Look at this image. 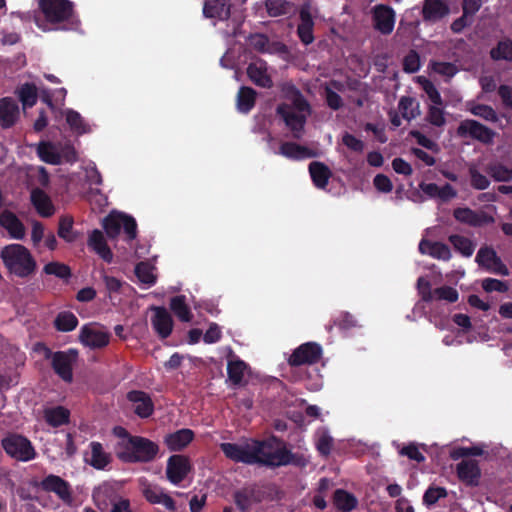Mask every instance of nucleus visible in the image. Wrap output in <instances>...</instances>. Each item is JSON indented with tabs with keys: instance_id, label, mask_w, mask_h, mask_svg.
Segmentation results:
<instances>
[{
	"instance_id": "1",
	"label": "nucleus",
	"mask_w": 512,
	"mask_h": 512,
	"mask_svg": "<svg viewBox=\"0 0 512 512\" xmlns=\"http://www.w3.org/2000/svg\"><path fill=\"white\" fill-rule=\"evenodd\" d=\"M44 20L35 17L37 26L43 31L76 30L80 21L70 0H39Z\"/></svg>"
},
{
	"instance_id": "2",
	"label": "nucleus",
	"mask_w": 512,
	"mask_h": 512,
	"mask_svg": "<svg viewBox=\"0 0 512 512\" xmlns=\"http://www.w3.org/2000/svg\"><path fill=\"white\" fill-rule=\"evenodd\" d=\"M250 452L254 464L267 467L286 466L293 461V453L276 436L267 439H250Z\"/></svg>"
},
{
	"instance_id": "3",
	"label": "nucleus",
	"mask_w": 512,
	"mask_h": 512,
	"mask_svg": "<svg viewBox=\"0 0 512 512\" xmlns=\"http://www.w3.org/2000/svg\"><path fill=\"white\" fill-rule=\"evenodd\" d=\"M127 437L124 443L116 452V456L124 463H148L153 461L159 453V446L152 440L136 435H130L121 428Z\"/></svg>"
},
{
	"instance_id": "4",
	"label": "nucleus",
	"mask_w": 512,
	"mask_h": 512,
	"mask_svg": "<svg viewBox=\"0 0 512 512\" xmlns=\"http://www.w3.org/2000/svg\"><path fill=\"white\" fill-rule=\"evenodd\" d=\"M7 270L19 278H27L33 275L37 269V262L28 248L22 244H9L0 251Z\"/></svg>"
},
{
	"instance_id": "5",
	"label": "nucleus",
	"mask_w": 512,
	"mask_h": 512,
	"mask_svg": "<svg viewBox=\"0 0 512 512\" xmlns=\"http://www.w3.org/2000/svg\"><path fill=\"white\" fill-rule=\"evenodd\" d=\"M276 111L290 131L289 136L297 140L301 139L304 135L307 116L310 114V106L306 99L298 95L292 105L279 104Z\"/></svg>"
},
{
	"instance_id": "6",
	"label": "nucleus",
	"mask_w": 512,
	"mask_h": 512,
	"mask_svg": "<svg viewBox=\"0 0 512 512\" xmlns=\"http://www.w3.org/2000/svg\"><path fill=\"white\" fill-rule=\"evenodd\" d=\"M5 453L12 459L20 462H29L37 457L32 442L24 435L9 433L1 440Z\"/></svg>"
},
{
	"instance_id": "7",
	"label": "nucleus",
	"mask_w": 512,
	"mask_h": 512,
	"mask_svg": "<svg viewBox=\"0 0 512 512\" xmlns=\"http://www.w3.org/2000/svg\"><path fill=\"white\" fill-rule=\"evenodd\" d=\"M102 225L110 239L117 238L121 228H123L128 241H132L137 237V223L131 215L113 211L103 219Z\"/></svg>"
},
{
	"instance_id": "8",
	"label": "nucleus",
	"mask_w": 512,
	"mask_h": 512,
	"mask_svg": "<svg viewBox=\"0 0 512 512\" xmlns=\"http://www.w3.org/2000/svg\"><path fill=\"white\" fill-rule=\"evenodd\" d=\"M45 358H51V366L54 372L63 381L70 383L73 380V364L78 358L76 349L52 352L49 348H46Z\"/></svg>"
},
{
	"instance_id": "9",
	"label": "nucleus",
	"mask_w": 512,
	"mask_h": 512,
	"mask_svg": "<svg viewBox=\"0 0 512 512\" xmlns=\"http://www.w3.org/2000/svg\"><path fill=\"white\" fill-rule=\"evenodd\" d=\"M417 82L427 94L431 101L428 112V121L435 126H443L445 124L444 111L442 109V98L436 87L425 77H417Z\"/></svg>"
},
{
	"instance_id": "10",
	"label": "nucleus",
	"mask_w": 512,
	"mask_h": 512,
	"mask_svg": "<svg viewBox=\"0 0 512 512\" xmlns=\"http://www.w3.org/2000/svg\"><path fill=\"white\" fill-rule=\"evenodd\" d=\"M265 491L256 483L245 485L233 494L235 505L241 512H248L252 505L262 502Z\"/></svg>"
},
{
	"instance_id": "11",
	"label": "nucleus",
	"mask_w": 512,
	"mask_h": 512,
	"mask_svg": "<svg viewBox=\"0 0 512 512\" xmlns=\"http://www.w3.org/2000/svg\"><path fill=\"white\" fill-rule=\"evenodd\" d=\"M111 334L94 324H85L79 332V342L90 349H102L110 342Z\"/></svg>"
},
{
	"instance_id": "12",
	"label": "nucleus",
	"mask_w": 512,
	"mask_h": 512,
	"mask_svg": "<svg viewBox=\"0 0 512 512\" xmlns=\"http://www.w3.org/2000/svg\"><path fill=\"white\" fill-rule=\"evenodd\" d=\"M192 469L190 460L181 454L171 455L167 460L166 476L174 485L180 484Z\"/></svg>"
},
{
	"instance_id": "13",
	"label": "nucleus",
	"mask_w": 512,
	"mask_h": 512,
	"mask_svg": "<svg viewBox=\"0 0 512 512\" xmlns=\"http://www.w3.org/2000/svg\"><path fill=\"white\" fill-rule=\"evenodd\" d=\"M320 359V345L315 342H307L297 347L288 358L290 366L297 367L305 364L316 363Z\"/></svg>"
},
{
	"instance_id": "14",
	"label": "nucleus",
	"mask_w": 512,
	"mask_h": 512,
	"mask_svg": "<svg viewBox=\"0 0 512 512\" xmlns=\"http://www.w3.org/2000/svg\"><path fill=\"white\" fill-rule=\"evenodd\" d=\"M219 447L225 457L233 462L253 465L255 461L250 452V440L243 444L223 442Z\"/></svg>"
},
{
	"instance_id": "15",
	"label": "nucleus",
	"mask_w": 512,
	"mask_h": 512,
	"mask_svg": "<svg viewBox=\"0 0 512 512\" xmlns=\"http://www.w3.org/2000/svg\"><path fill=\"white\" fill-rule=\"evenodd\" d=\"M457 134L460 137L477 139L484 143L492 141L494 133L475 120H464L460 123Z\"/></svg>"
},
{
	"instance_id": "16",
	"label": "nucleus",
	"mask_w": 512,
	"mask_h": 512,
	"mask_svg": "<svg viewBox=\"0 0 512 512\" xmlns=\"http://www.w3.org/2000/svg\"><path fill=\"white\" fill-rule=\"evenodd\" d=\"M126 397L133 404V411L138 417L146 419L153 414L154 403L148 393L142 390H131Z\"/></svg>"
},
{
	"instance_id": "17",
	"label": "nucleus",
	"mask_w": 512,
	"mask_h": 512,
	"mask_svg": "<svg viewBox=\"0 0 512 512\" xmlns=\"http://www.w3.org/2000/svg\"><path fill=\"white\" fill-rule=\"evenodd\" d=\"M154 315L151 318V324L154 331L161 339L168 338L173 330V319L165 307L152 306Z\"/></svg>"
},
{
	"instance_id": "18",
	"label": "nucleus",
	"mask_w": 512,
	"mask_h": 512,
	"mask_svg": "<svg viewBox=\"0 0 512 512\" xmlns=\"http://www.w3.org/2000/svg\"><path fill=\"white\" fill-rule=\"evenodd\" d=\"M40 487L45 492L55 493L64 502L71 501V486L60 476L49 474L42 479Z\"/></svg>"
},
{
	"instance_id": "19",
	"label": "nucleus",
	"mask_w": 512,
	"mask_h": 512,
	"mask_svg": "<svg viewBox=\"0 0 512 512\" xmlns=\"http://www.w3.org/2000/svg\"><path fill=\"white\" fill-rule=\"evenodd\" d=\"M476 262L487 271L508 275V269L498 258L496 252L488 247L481 248L476 255Z\"/></svg>"
},
{
	"instance_id": "20",
	"label": "nucleus",
	"mask_w": 512,
	"mask_h": 512,
	"mask_svg": "<svg viewBox=\"0 0 512 512\" xmlns=\"http://www.w3.org/2000/svg\"><path fill=\"white\" fill-rule=\"evenodd\" d=\"M0 226L7 231L12 239L22 240L25 237L26 229L24 224L14 212L8 209H4L0 213Z\"/></svg>"
},
{
	"instance_id": "21",
	"label": "nucleus",
	"mask_w": 512,
	"mask_h": 512,
	"mask_svg": "<svg viewBox=\"0 0 512 512\" xmlns=\"http://www.w3.org/2000/svg\"><path fill=\"white\" fill-rule=\"evenodd\" d=\"M374 27L382 34H390L395 25V12L392 8L377 5L373 9Z\"/></svg>"
},
{
	"instance_id": "22",
	"label": "nucleus",
	"mask_w": 512,
	"mask_h": 512,
	"mask_svg": "<svg viewBox=\"0 0 512 512\" xmlns=\"http://www.w3.org/2000/svg\"><path fill=\"white\" fill-rule=\"evenodd\" d=\"M300 24L298 25V36L300 40L308 45L314 40L313 36V20L311 15V4L304 1L299 10Z\"/></svg>"
},
{
	"instance_id": "23",
	"label": "nucleus",
	"mask_w": 512,
	"mask_h": 512,
	"mask_svg": "<svg viewBox=\"0 0 512 512\" xmlns=\"http://www.w3.org/2000/svg\"><path fill=\"white\" fill-rule=\"evenodd\" d=\"M203 16L208 19L227 21L231 16L229 0H204Z\"/></svg>"
},
{
	"instance_id": "24",
	"label": "nucleus",
	"mask_w": 512,
	"mask_h": 512,
	"mask_svg": "<svg viewBox=\"0 0 512 512\" xmlns=\"http://www.w3.org/2000/svg\"><path fill=\"white\" fill-rule=\"evenodd\" d=\"M30 201L36 212L43 218L54 215L55 207L48 194L41 188H34L30 194Z\"/></svg>"
},
{
	"instance_id": "25",
	"label": "nucleus",
	"mask_w": 512,
	"mask_h": 512,
	"mask_svg": "<svg viewBox=\"0 0 512 512\" xmlns=\"http://www.w3.org/2000/svg\"><path fill=\"white\" fill-rule=\"evenodd\" d=\"M419 187L428 197L442 202H448L457 196V190L448 183L440 186L435 183L422 182Z\"/></svg>"
},
{
	"instance_id": "26",
	"label": "nucleus",
	"mask_w": 512,
	"mask_h": 512,
	"mask_svg": "<svg viewBox=\"0 0 512 512\" xmlns=\"http://www.w3.org/2000/svg\"><path fill=\"white\" fill-rule=\"evenodd\" d=\"M194 439V432L191 429L183 428L176 432L169 433L164 438V443L170 451H181Z\"/></svg>"
},
{
	"instance_id": "27",
	"label": "nucleus",
	"mask_w": 512,
	"mask_h": 512,
	"mask_svg": "<svg viewBox=\"0 0 512 512\" xmlns=\"http://www.w3.org/2000/svg\"><path fill=\"white\" fill-rule=\"evenodd\" d=\"M278 153L291 160H303L317 156L316 151L289 141L280 145Z\"/></svg>"
},
{
	"instance_id": "28",
	"label": "nucleus",
	"mask_w": 512,
	"mask_h": 512,
	"mask_svg": "<svg viewBox=\"0 0 512 512\" xmlns=\"http://www.w3.org/2000/svg\"><path fill=\"white\" fill-rule=\"evenodd\" d=\"M454 217L457 221L470 226H481L493 221L491 216H488L483 212L477 213L466 207L455 209Z\"/></svg>"
},
{
	"instance_id": "29",
	"label": "nucleus",
	"mask_w": 512,
	"mask_h": 512,
	"mask_svg": "<svg viewBox=\"0 0 512 512\" xmlns=\"http://www.w3.org/2000/svg\"><path fill=\"white\" fill-rule=\"evenodd\" d=\"M18 114V105L12 98L5 97L0 99V125L3 128L12 127L17 120Z\"/></svg>"
},
{
	"instance_id": "30",
	"label": "nucleus",
	"mask_w": 512,
	"mask_h": 512,
	"mask_svg": "<svg viewBox=\"0 0 512 512\" xmlns=\"http://www.w3.org/2000/svg\"><path fill=\"white\" fill-rule=\"evenodd\" d=\"M458 477L468 485H477L480 478V469L475 460L467 459L457 465Z\"/></svg>"
},
{
	"instance_id": "31",
	"label": "nucleus",
	"mask_w": 512,
	"mask_h": 512,
	"mask_svg": "<svg viewBox=\"0 0 512 512\" xmlns=\"http://www.w3.org/2000/svg\"><path fill=\"white\" fill-rule=\"evenodd\" d=\"M419 251L421 254H427L438 260H449L451 258V251L449 247L441 242H431L422 239L419 243Z\"/></svg>"
},
{
	"instance_id": "32",
	"label": "nucleus",
	"mask_w": 512,
	"mask_h": 512,
	"mask_svg": "<svg viewBox=\"0 0 512 512\" xmlns=\"http://www.w3.org/2000/svg\"><path fill=\"white\" fill-rule=\"evenodd\" d=\"M88 245L91 247L104 261L111 263L113 259V253L108 247L103 233L95 229L89 236Z\"/></svg>"
},
{
	"instance_id": "33",
	"label": "nucleus",
	"mask_w": 512,
	"mask_h": 512,
	"mask_svg": "<svg viewBox=\"0 0 512 512\" xmlns=\"http://www.w3.org/2000/svg\"><path fill=\"white\" fill-rule=\"evenodd\" d=\"M89 446L91 452L87 463L97 470H104L111 462V455L104 451L100 442L93 441Z\"/></svg>"
},
{
	"instance_id": "34",
	"label": "nucleus",
	"mask_w": 512,
	"mask_h": 512,
	"mask_svg": "<svg viewBox=\"0 0 512 512\" xmlns=\"http://www.w3.org/2000/svg\"><path fill=\"white\" fill-rule=\"evenodd\" d=\"M46 423L52 427H60L69 423L70 411L63 406L46 408L43 412Z\"/></svg>"
},
{
	"instance_id": "35",
	"label": "nucleus",
	"mask_w": 512,
	"mask_h": 512,
	"mask_svg": "<svg viewBox=\"0 0 512 512\" xmlns=\"http://www.w3.org/2000/svg\"><path fill=\"white\" fill-rule=\"evenodd\" d=\"M446 4L441 0H425L423 6V17L427 21H438L448 14Z\"/></svg>"
},
{
	"instance_id": "36",
	"label": "nucleus",
	"mask_w": 512,
	"mask_h": 512,
	"mask_svg": "<svg viewBox=\"0 0 512 512\" xmlns=\"http://www.w3.org/2000/svg\"><path fill=\"white\" fill-rule=\"evenodd\" d=\"M265 6L271 17L290 15L297 11V6L287 0H266Z\"/></svg>"
},
{
	"instance_id": "37",
	"label": "nucleus",
	"mask_w": 512,
	"mask_h": 512,
	"mask_svg": "<svg viewBox=\"0 0 512 512\" xmlns=\"http://www.w3.org/2000/svg\"><path fill=\"white\" fill-rule=\"evenodd\" d=\"M256 91L247 86H242L237 94V109L241 113H249L255 106Z\"/></svg>"
},
{
	"instance_id": "38",
	"label": "nucleus",
	"mask_w": 512,
	"mask_h": 512,
	"mask_svg": "<svg viewBox=\"0 0 512 512\" xmlns=\"http://www.w3.org/2000/svg\"><path fill=\"white\" fill-rule=\"evenodd\" d=\"M247 75L250 80L259 87L270 88L272 86V80L267 74L265 67L250 63L247 67Z\"/></svg>"
},
{
	"instance_id": "39",
	"label": "nucleus",
	"mask_w": 512,
	"mask_h": 512,
	"mask_svg": "<svg viewBox=\"0 0 512 512\" xmlns=\"http://www.w3.org/2000/svg\"><path fill=\"white\" fill-rule=\"evenodd\" d=\"M170 309L182 322H190L193 318L189 306L186 304L184 295H177L170 299Z\"/></svg>"
},
{
	"instance_id": "40",
	"label": "nucleus",
	"mask_w": 512,
	"mask_h": 512,
	"mask_svg": "<svg viewBox=\"0 0 512 512\" xmlns=\"http://www.w3.org/2000/svg\"><path fill=\"white\" fill-rule=\"evenodd\" d=\"M37 155L47 164L59 165L61 163V155L51 142L41 141L37 145Z\"/></svg>"
},
{
	"instance_id": "41",
	"label": "nucleus",
	"mask_w": 512,
	"mask_h": 512,
	"mask_svg": "<svg viewBox=\"0 0 512 512\" xmlns=\"http://www.w3.org/2000/svg\"><path fill=\"white\" fill-rule=\"evenodd\" d=\"M333 500L336 508L343 512L352 511L358 504V500L353 494L342 489L335 491Z\"/></svg>"
},
{
	"instance_id": "42",
	"label": "nucleus",
	"mask_w": 512,
	"mask_h": 512,
	"mask_svg": "<svg viewBox=\"0 0 512 512\" xmlns=\"http://www.w3.org/2000/svg\"><path fill=\"white\" fill-rule=\"evenodd\" d=\"M78 318L71 311L60 312L55 320L54 327L60 332L73 331L78 326Z\"/></svg>"
},
{
	"instance_id": "43",
	"label": "nucleus",
	"mask_w": 512,
	"mask_h": 512,
	"mask_svg": "<svg viewBox=\"0 0 512 512\" xmlns=\"http://www.w3.org/2000/svg\"><path fill=\"white\" fill-rule=\"evenodd\" d=\"M74 220L71 216H61L58 223V236L68 243L77 239V234L73 231Z\"/></svg>"
},
{
	"instance_id": "44",
	"label": "nucleus",
	"mask_w": 512,
	"mask_h": 512,
	"mask_svg": "<svg viewBox=\"0 0 512 512\" xmlns=\"http://www.w3.org/2000/svg\"><path fill=\"white\" fill-rule=\"evenodd\" d=\"M247 368V364L240 359L230 360L227 364V374L229 380L234 385H239L244 377V372Z\"/></svg>"
},
{
	"instance_id": "45",
	"label": "nucleus",
	"mask_w": 512,
	"mask_h": 512,
	"mask_svg": "<svg viewBox=\"0 0 512 512\" xmlns=\"http://www.w3.org/2000/svg\"><path fill=\"white\" fill-rule=\"evenodd\" d=\"M19 100L24 107H33L38 98L37 87L34 83H25L19 88Z\"/></svg>"
},
{
	"instance_id": "46",
	"label": "nucleus",
	"mask_w": 512,
	"mask_h": 512,
	"mask_svg": "<svg viewBox=\"0 0 512 512\" xmlns=\"http://www.w3.org/2000/svg\"><path fill=\"white\" fill-rule=\"evenodd\" d=\"M43 272L47 275H54L55 277L65 281H67L72 275L71 269L68 265L57 261L47 263L43 267Z\"/></svg>"
},
{
	"instance_id": "47",
	"label": "nucleus",
	"mask_w": 512,
	"mask_h": 512,
	"mask_svg": "<svg viewBox=\"0 0 512 512\" xmlns=\"http://www.w3.org/2000/svg\"><path fill=\"white\" fill-rule=\"evenodd\" d=\"M449 241L454 246V248L465 257H470L475 250V245L473 242L464 236L451 235L449 237Z\"/></svg>"
},
{
	"instance_id": "48",
	"label": "nucleus",
	"mask_w": 512,
	"mask_h": 512,
	"mask_svg": "<svg viewBox=\"0 0 512 512\" xmlns=\"http://www.w3.org/2000/svg\"><path fill=\"white\" fill-rule=\"evenodd\" d=\"M66 122L70 126L71 130L77 134H84L89 131L88 126L85 124L80 113L73 109L66 111Z\"/></svg>"
},
{
	"instance_id": "49",
	"label": "nucleus",
	"mask_w": 512,
	"mask_h": 512,
	"mask_svg": "<svg viewBox=\"0 0 512 512\" xmlns=\"http://www.w3.org/2000/svg\"><path fill=\"white\" fill-rule=\"evenodd\" d=\"M398 108L404 119L411 120L419 115V106L414 99L410 97H402L399 101Z\"/></svg>"
},
{
	"instance_id": "50",
	"label": "nucleus",
	"mask_w": 512,
	"mask_h": 512,
	"mask_svg": "<svg viewBox=\"0 0 512 512\" xmlns=\"http://www.w3.org/2000/svg\"><path fill=\"white\" fill-rule=\"evenodd\" d=\"M135 275L139 281L144 284L153 285L156 282V277L152 272V267L147 262H139L135 266Z\"/></svg>"
},
{
	"instance_id": "51",
	"label": "nucleus",
	"mask_w": 512,
	"mask_h": 512,
	"mask_svg": "<svg viewBox=\"0 0 512 512\" xmlns=\"http://www.w3.org/2000/svg\"><path fill=\"white\" fill-rule=\"evenodd\" d=\"M491 57L495 60L512 61V41H500L497 47L491 50Z\"/></svg>"
},
{
	"instance_id": "52",
	"label": "nucleus",
	"mask_w": 512,
	"mask_h": 512,
	"mask_svg": "<svg viewBox=\"0 0 512 512\" xmlns=\"http://www.w3.org/2000/svg\"><path fill=\"white\" fill-rule=\"evenodd\" d=\"M429 67L434 73L446 78H451L458 72L457 67L448 62H431Z\"/></svg>"
},
{
	"instance_id": "53",
	"label": "nucleus",
	"mask_w": 512,
	"mask_h": 512,
	"mask_svg": "<svg viewBox=\"0 0 512 512\" xmlns=\"http://www.w3.org/2000/svg\"><path fill=\"white\" fill-rule=\"evenodd\" d=\"M447 496V491L443 487H436L432 486L429 487L424 496H423V503L426 506H432L434 505L439 499L445 498Z\"/></svg>"
},
{
	"instance_id": "54",
	"label": "nucleus",
	"mask_w": 512,
	"mask_h": 512,
	"mask_svg": "<svg viewBox=\"0 0 512 512\" xmlns=\"http://www.w3.org/2000/svg\"><path fill=\"white\" fill-rule=\"evenodd\" d=\"M488 172L496 181L505 182L512 179V169H509L502 164L490 165Z\"/></svg>"
},
{
	"instance_id": "55",
	"label": "nucleus",
	"mask_w": 512,
	"mask_h": 512,
	"mask_svg": "<svg viewBox=\"0 0 512 512\" xmlns=\"http://www.w3.org/2000/svg\"><path fill=\"white\" fill-rule=\"evenodd\" d=\"M249 45L256 51L260 53H265L268 51L269 47V39L264 34H252L248 38Z\"/></svg>"
},
{
	"instance_id": "56",
	"label": "nucleus",
	"mask_w": 512,
	"mask_h": 512,
	"mask_svg": "<svg viewBox=\"0 0 512 512\" xmlns=\"http://www.w3.org/2000/svg\"><path fill=\"white\" fill-rule=\"evenodd\" d=\"M469 110L473 115L481 117L487 121L495 122L497 120V115L490 106L473 105Z\"/></svg>"
},
{
	"instance_id": "57",
	"label": "nucleus",
	"mask_w": 512,
	"mask_h": 512,
	"mask_svg": "<svg viewBox=\"0 0 512 512\" xmlns=\"http://www.w3.org/2000/svg\"><path fill=\"white\" fill-rule=\"evenodd\" d=\"M469 173L471 177V185L478 190H484L488 188L490 181L489 179L481 174L474 166L469 168Z\"/></svg>"
},
{
	"instance_id": "58",
	"label": "nucleus",
	"mask_w": 512,
	"mask_h": 512,
	"mask_svg": "<svg viewBox=\"0 0 512 512\" xmlns=\"http://www.w3.org/2000/svg\"><path fill=\"white\" fill-rule=\"evenodd\" d=\"M404 70L409 73H414L420 68V57L415 51L409 52L403 61Z\"/></svg>"
},
{
	"instance_id": "59",
	"label": "nucleus",
	"mask_w": 512,
	"mask_h": 512,
	"mask_svg": "<svg viewBox=\"0 0 512 512\" xmlns=\"http://www.w3.org/2000/svg\"><path fill=\"white\" fill-rule=\"evenodd\" d=\"M482 288L486 292H506L508 290V286L505 282L493 278L484 279L482 281Z\"/></svg>"
},
{
	"instance_id": "60",
	"label": "nucleus",
	"mask_w": 512,
	"mask_h": 512,
	"mask_svg": "<svg viewBox=\"0 0 512 512\" xmlns=\"http://www.w3.org/2000/svg\"><path fill=\"white\" fill-rule=\"evenodd\" d=\"M222 332L218 324L211 323L203 335V341L207 344H213L220 341Z\"/></svg>"
},
{
	"instance_id": "61",
	"label": "nucleus",
	"mask_w": 512,
	"mask_h": 512,
	"mask_svg": "<svg viewBox=\"0 0 512 512\" xmlns=\"http://www.w3.org/2000/svg\"><path fill=\"white\" fill-rule=\"evenodd\" d=\"M433 298L443 299L448 302H455L458 299V293L454 288L441 287L433 292Z\"/></svg>"
},
{
	"instance_id": "62",
	"label": "nucleus",
	"mask_w": 512,
	"mask_h": 512,
	"mask_svg": "<svg viewBox=\"0 0 512 512\" xmlns=\"http://www.w3.org/2000/svg\"><path fill=\"white\" fill-rule=\"evenodd\" d=\"M399 453L417 462H423L425 460L424 455L419 451L418 446H416L415 444H409L407 446L402 447L399 450Z\"/></svg>"
},
{
	"instance_id": "63",
	"label": "nucleus",
	"mask_w": 512,
	"mask_h": 512,
	"mask_svg": "<svg viewBox=\"0 0 512 512\" xmlns=\"http://www.w3.org/2000/svg\"><path fill=\"white\" fill-rule=\"evenodd\" d=\"M342 142L347 148L355 152H362L364 149L363 141L349 133L343 135Z\"/></svg>"
},
{
	"instance_id": "64",
	"label": "nucleus",
	"mask_w": 512,
	"mask_h": 512,
	"mask_svg": "<svg viewBox=\"0 0 512 512\" xmlns=\"http://www.w3.org/2000/svg\"><path fill=\"white\" fill-rule=\"evenodd\" d=\"M373 184L378 191L383 193H388L393 189L391 180L383 174L376 175Z\"/></svg>"
}]
</instances>
